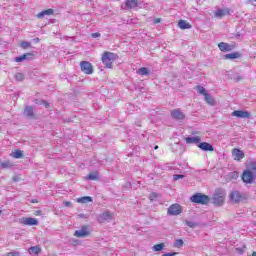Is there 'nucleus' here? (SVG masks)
Here are the masks:
<instances>
[{
  "mask_svg": "<svg viewBox=\"0 0 256 256\" xmlns=\"http://www.w3.org/2000/svg\"><path fill=\"white\" fill-rule=\"evenodd\" d=\"M186 143L188 145H199V143H201V137L200 136H190V137H186L185 139Z\"/></svg>",
  "mask_w": 256,
  "mask_h": 256,
  "instance_id": "17",
  "label": "nucleus"
},
{
  "mask_svg": "<svg viewBox=\"0 0 256 256\" xmlns=\"http://www.w3.org/2000/svg\"><path fill=\"white\" fill-rule=\"evenodd\" d=\"M232 117H238V119H249L251 117V113L245 110H234L232 112Z\"/></svg>",
  "mask_w": 256,
  "mask_h": 256,
  "instance_id": "9",
  "label": "nucleus"
},
{
  "mask_svg": "<svg viewBox=\"0 0 256 256\" xmlns=\"http://www.w3.org/2000/svg\"><path fill=\"white\" fill-rule=\"evenodd\" d=\"M28 253L30 255H39L41 253V247L39 246H32L28 249Z\"/></svg>",
  "mask_w": 256,
  "mask_h": 256,
  "instance_id": "22",
  "label": "nucleus"
},
{
  "mask_svg": "<svg viewBox=\"0 0 256 256\" xmlns=\"http://www.w3.org/2000/svg\"><path fill=\"white\" fill-rule=\"evenodd\" d=\"M80 69L85 75H93V64L89 61H81Z\"/></svg>",
  "mask_w": 256,
  "mask_h": 256,
  "instance_id": "6",
  "label": "nucleus"
},
{
  "mask_svg": "<svg viewBox=\"0 0 256 256\" xmlns=\"http://www.w3.org/2000/svg\"><path fill=\"white\" fill-rule=\"evenodd\" d=\"M197 147L199 148V149H201V151H210V152H212V151H215V148L213 147V145H211V143H209V142H200L198 145H197Z\"/></svg>",
  "mask_w": 256,
  "mask_h": 256,
  "instance_id": "15",
  "label": "nucleus"
},
{
  "mask_svg": "<svg viewBox=\"0 0 256 256\" xmlns=\"http://www.w3.org/2000/svg\"><path fill=\"white\" fill-rule=\"evenodd\" d=\"M26 56L23 54L21 56H18L15 58L16 63H23V61H27V58H25Z\"/></svg>",
  "mask_w": 256,
  "mask_h": 256,
  "instance_id": "35",
  "label": "nucleus"
},
{
  "mask_svg": "<svg viewBox=\"0 0 256 256\" xmlns=\"http://www.w3.org/2000/svg\"><path fill=\"white\" fill-rule=\"evenodd\" d=\"M242 181L246 184H251L255 181L256 176L249 170H244L242 173Z\"/></svg>",
  "mask_w": 256,
  "mask_h": 256,
  "instance_id": "7",
  "label": "nucleus"
},
{
  "mask_svg": "<svg viewBox=\"0 0 256 256\" xmlns=\"http://www.w3.org/2000/svg\"><path fill=\"white\" fill-rule=\"evenodd\" d=\"M197 91H198V93H200V95H204V97H205V95L208 94L207 90L203 86H197Z\"/></svg>",
  "mask_w": 256,
  "mask_h": 256,
  "instance_id": "32",
  "label": "nucleus"
},
{
  "mask_svg": "<svg viewBox=\"0 0 256 256\" xmlns=\"http://www.w3.org/2000/svg\"><path fill=\"white\" fill-rule=\"evenodd\" d=\"M237 177H239V174H237V172H233L232 179H235V178H237Z\"/></svg>",
  "mask_w": 256,
  "mask_h": 256,
  "instance_id": "47",
  "label": "nucleus"
},
{
  "mask_svg": "<svg viewBox=\"0 0 256 256\" xmlns=\"http://www.w3.org/2000/svg\"><path fill=\"white\" fill-rule=\"evenodd\" d=\"M24 117L27 119H35V107L26 105L23 111Z\"/></svg>",
  "mask_w": 256,
  "mask_h": 256,
  "instance_id": "10",
  "label": "nucleus"
},
{
  "mask_svg": "<svg viewBox=\"0 0 256 256\" xmlns=\"http://www.w3.org/2000/svg\"><path fill=\"white\" fill-rule=\"evenodd\" d=\"M154 149H155V150L159 149V146L156 145V146L154 147Z\"/></svg>",
  "mask_w": 256,
  "mask_h": 256,
  "instance_id": "54",
  "label": "nucleus"
},
{
  "mask_svg": "<svg viewBox=\"0 0 256 256\" xmlns=\"http://www.w3.org/2000/svg\"><path fill=\"white\" fill-rule=\"evenodd\" d=\"M14 77H15L16 81H23L25 79V75H23V73H19V72L16 73Z\"/></svg>",
  "mask_w": 256,
  "mask_h": 256,
  "instance_id": "34",
  "label": "nucleus"
},
{
  "mask_svg": "<svg viewBox=\"0 0 256 256\" xmlns=\"http://www.w3.org/2000/svg\"><path fill=\"white\" fill-rule=\"evenodd\" d=\"M78 219H89V214H78L77 215Z\"/></svg>",
  "mask_w": 256,
  "mask_h": 256,
  "instance_id": "41",
  "label": "nucleus"
},
{
  "mask_svg": "<svg viewBox=\"0 0 256 256\" xmlns=\"http://www.w3.org/2000/svg\"><path fill=\"white\" fill-rule=\"evenodd\" d=\"M236 83H239V81L243 80V77L242 76H238L236 78H234Z\"/></svg>",
  "mask_w": 256,
  "mask_h": 256,
  "instance_id": "45",
  "label": "nucleus"
},
{
  "mask_svg": "<svg viewBox=\"0 0 256 256\" xmlns=\"http://www.w3.org/2000/svg\"><path fill=\"white\" fill-rule=\"evenodd\" d=\"M36 213L39 215L41 213V210L36 211Z\"/></svg>",
  "mask_w": 256,
  "mask_h": 256,
  "instance_id": "55",
  "label": "nucleus"
},
{
  "mask_svg": "<svg viewBox=\"0 0 256 256\" xmlns=\"http://www.w3.org/2000/svg\"><path fill=\"white\" fill-rule=\"evenodd\" d=\"M12 157H14V159H23V151L16 150L13 152Z\"/></svg>",
  "mask_w": 256,
  "mask_h": 256,
  "instance_id": "30",
  "label": "nucleus"
},
{
  "mask_svg": "<svg viewBox=\"0 0 256 256\" xmlns=\"http://www.w3.org/2000/svg\"><path fill=\"white\" fill-rule=\"evenodd\" d=\"M90 232L87 229V226H82L80 230H76L74 233L75 237L83 238V237H89Z\"/></svg>",
  "mask_w": 256,
  "mask_h": 256,
  "instance_id": "13",
  "label": "nucleus"
},
{
  "mask_svg": "<svg viewBox=\"0 0 256 256\" xmlns=\"http://www.w3.org/2000/svg\"><path fill=\"white\" fill-rule=\"evenodd\" d=\"M20 46L22 47V49H27L28 47H31V43L27 41H23L21 42Z\"/></svg>",
  "mask_w": 256,
  "mask_h": 256,
  "instance_id": "36",
  "label": "nucleus"
},
{
  "mask_svg": "<svg viewBox=\"0 0 256 256\" xmlns=\"http://www.w3.org/2000/svg\"><path fill=\"white\" fill-rule=\"evenodd\" d=\"M185 225H187V226L190 227L191 229H193V228H195V227H199V223L193 222V221H189V220H186V221H185Z\"/></svg>",
  "mask_w": 256,
  "mask_h": 256,
  "instance_id": "31",
  "label": "nucleus"
},
{
  "mask_svg": "<svg viewBox=\"0 0 256 256\" xmlns=\"http://www.w3.org/2000/svg\"><path fill=\"white\" fill-rule=\"evenodd\" d=\"M42 105H44V107L46 109H49V107H51V104L49 102H47V100H41Z\"/></svg>",
  "mask_w": 256,
  "mask_h": 256,
  "instance_id": "42",
  "label": "nucleus"
},
{
  "mask_svg": "<svg viewBox=\"0 0 256 256\" xmlns=\"http://www.w3.org/2000/svg\"><path fill=\"white\" fill-rule=\"evenodd\" d=\"M247 199V195L245 193H241L237 190H234L229 195V201L233 204H239L241 201H245Z\"/></svg>",
  "mask_w": 256,
  "mask_h": 256,
  "instance_id": "4",
  "label": "nucleus"
},
{
  "mask_svg": "<svg viewBox=\"0 0 256 256\" xmlns=\"http://www.w3.org/2000/svg\"><path fill=\"white\" fill-rule=\"evenodd\" d=\"M34 43H39V37L33 39Z\"/></svg>",
  "mask_w": 256,
  "mask_h": 256,
  "instance_id": "49",
  "label": "nucleus"
},
{
  "mask_svg": "<svg viewBox=\"0 0 256 256\" xmlns=\"http://www.w3.org/2000/svg\"><path fill=\"white\" fill-rule=\"evenodd\" d=\"M0 167L2 169H9V167H11V163H9V162H2V163H0Z\"/></svg>",
  "mask_w": 256,
  "mask_h": 256,
  "instance_id": "37",
  "label": "nucleus"
},
{
  "mask_svg": "<svg viewBox=\"0 0 256 256\" xmlns=\"http://www.w3.org/2000/svg\"><path fill=\"white\" fill-rule=\"evenodd\" d=\"M177 255V252H169V253H165L162 256H175Z\"/></svg>",
  "mask_w": 256,
  "mask_h": 256,
  "instance_id": "44",
  "label": "nucleus"
},
{
  "mask_svg": "<svg viewBox=\"0 0 256 256\" xmlns=\"http://www.w3.org/2000/svg\"><path fill=\"white\" fill-rule=\"evenodd\" d=\"M215 17H217L218 19H221V17H225V15H229V10L227 9H218L215 13H214Z\"/></svg>",
  "mask_w": 256,
  "mask_h": 256,
  "instance_id": "19",
  "label": "nucleus"
},
{
  "mask_svg": "<svg viewBox=\"0 0 256 256\" xmlns=\"http://www.w3.org/2000/svg\"><path fill=\"white\" fill-rule=\"evenodd\" d=\"M178 27L185 30V29H191L192 26L189 24V22L185 20H179Z\"/></svg>",
  "mask_w": 256,
  "mask_h": 256,
  "instance_id": "23",
  "label": "nucleus"
},
{
  "mask_svg": "<svg viewBox=\"0 0 256 256\" xmlns=\"http://www.w3.org/2000/svg\"><path fill=\"white\" fill-rule=\"evenodd\" d=\"M240 57H241L240 52H233V53L224 55V59H229L230 61H233V59H239Z\"/></svg>",
  "mask_w": 256,
  "mask_h": 256,
  "instance_id": "21",
  "label": "nucleus"
},
{
  "mask_svg": "<svg viewBox=\"0 0 256 256\" xmlns=\"http://www.w3.org/2000/svg\"><path fill=\"white\" fill-rule=\"evenodd\" d=\"M218 47L220 49V51H222L223 53H227L229 51H233V49H235V45H231L225 42H220L218 44Z\"/></svg>",
  "mask_w": 256,
  "mask_h": 256,
  "instance_id": "14",
  "label": "nucleus"
},
{
  "mask_svg": "<svg viewBox=\"0 0 256 256\" xmlns=\"http://www.w3.org/2000/svg\"><path fill=\"white\" fill-rule=\"evenodd\" d=\"M86 179H88V181L99 180V172H91L90 174L87 175Z\"/></svg>",
  "mask_w": 256,
  "mask_h": 256,
  "instance_id": "24",
  "label": "nucleus"
},
{
  "mask_svg": "<svg viewBox=\"0 0 256 256\" xmlns=\"http://www.w3.org/2000/svg\"><path fill=\"white\" fill-rule=\"evenodd\" d=\"M152 249L155 252L163 251V249H165V243L156 244L152 247Z\"/></svg>",
  "mask_w": 256,
  "mask_h": 256,
  "instance_id": "29",
  "label": "nucleus"
},
{
  "mask_svg": "<svg viewBox=\"0 0 256 256\" xmlns=\"http://www.w3.org/2000/svg\"><path fill=\"white\" fill-rule=\"evenodd\" d=\"M1 41H3V39L0 37V43H1Z\"/></svg>",
  "mask_w": 256,
  "mask_h": 256,
  "instance_id": "59",
  "label": "nucleus"
},
{
  "mask_svg": "<svg viewBox=\"0 0 256 256\" xmlns=\"http://www.w3.org/2000/svg\"><path fill=\"white\" fill-rule=\"evenodd\" d=\"M204 99H205L206 103H208V105H215V103H216L215 98H213L212 95L209 93L205 94Z\"/></svg>",
  "mask_w": 256,
  "mask_h": 256,
  "instance_id": "25",
  "label": "nucleus"
},
{
  "mask_svg": "<svg viewBox=\"0 0 256 256\" xmlns=\"http://www.w3.org/2000/svg\"><path fill=\"white\" fill-rule=\"evenodd\" d=\"M159 197V195L155 192H152L150 194V201H155V199H157Z\"/></svg>",
  "mask_w": 256,
  "mask_h": 256,
  "instance_id": "39",
  "label": "nucleus"
},
{
  "mask_svg": "<svg viewBox=\"0 0 256 256\" xmlns=\"http://www.w3.org/2000/svg\"><path fill=\"white\" fill-rule=\"evenodd\" d=\"M241 37V34L240 33H237L236 34V39H239Z\"/></svg>",
  "mask_w": 256,
  "mask_h": 256,
  "instance_id": "51",
  "label": "nucleus"
},
{
  "mask_svg": "<svg viewBox=\"0 0 256 256\" xmlns=\"http://www.w3.org/2000/svg\"><path fill=\"white\" fill-rule=\"evenodd\" d=\"M91 37H92L93 39H97V37H101V33H99V32L92 33V34H91Z\"/></svg>",
  "mask_w": 256,
  "mask_h": 256,
  "instance_id": "43",
  "label": "nucleus"
},
{
  "mask_svg": "<svg viewBox=\"0 0 256 256\" xmlns=\"http://www.w3.org/2000/svg\"><path fill=\"white\" fill-rule=\"evenodd\" d=\"M20 223L23 225H29L30 227H33L35 225H39V220L35 218H23Z\"/></svg>",
  "mask_w": 256,
  "mask_h": 256,
  "instance_id": "16",
  "label": "nucleus"
},
{
  "mask_svg": "<svg viewBox=\"0 0 256 256\" xmlns=\"http://www.w3.org/2000/svg\"><path fill=\"white\" fill-rule=\"evenodd\" d=\"M31 203H37V199H33Z\"/></svg>",
  "mask_w": 256,
  "mask_h": 256,
  "instance_id": "53",
  "label": "nucleus"
},
{
  "mask_svg": "<svg viewBox=\"0 0 256 256\" xmlns=\"http://www.w3.org/2000/svg\"><path fill=\"white\" fill-rule=\"evenodd\" d=\"M225 197H227V192L223 188H216L212 195V203L215 207H223L225 205Z\"/></svg>",
  "mask_w": 256,
  "mask_h": 256,
  "instance_id": "1",
  "label": "nucleus"
},
{
  "mask_svg": "<svg viewBox=\"0 0 256 256\" xmlns=\"http://www.w3.org/2000/svg\"><path fill=\"white\" fill-rule=\"evenodd\" d=\"M139 0H126L125 1V9H135V7H138Z\"/></svg>",
  "mask_w": 256,
  "mask_h": 256,
  "instance_id": "18",
  "label": "nucleus"
},
{
  "mask_svg": "<svg viewBox=\"0 0 256 256\" xmlns=\"http://www.w3.org/2000/svg\"><path fill=\"white\" fill-rule=\"evenodd\" d=\"M167 213L172 217H176L177 215H181V213H183V208L179 204H172L168 208Z\"/></svg>",
  "mask_w": 256,
  "mask_h": 256,
  "instance_id": "8",
  "label": "nucleus"
},
{
  "mask_svg": "<svg viewBox=\"0 0 256 256\" xmlns=\"http://www.w3.org/2000/svg\"><path fill=\"white\" fill-rule=\"evenodd\" d=\"M26 57V61L28 60V59H33V57L35 56V54H33V52H29V53H25L24 54Z\"/></svg>",
  "mask_w": 256,
  "mask_h": 256,
  "instance_id": "40",
  "label": "nucleus"
},
{
  "mask_svg": "<svg viewBox=\"0 0 256 256\" xmlns=\"http://www.w3.org/2000/svg\"><path fill=\"white\" fill-rule=\"evenodd\" d=\"M78 203H93V198L90 196H83L78 198Z\"/></svg>",
  "mask_w": 256,
  "mask_h": 256,
  "instance_id": "26",
  "label": "nucleus"
},
{
  "mask_svg": "<svg viewBox=\"0 0 256 256\" xmlns=\"http://www.w3.org/2000/svg\"><path fill=\"white\" fill-rule=\"evenodd\" d=\"M113 217H115V214L109 210H106L105 212L98 214L96 216L97 223H105V221H111L113 220Z\"/></svg>",
  "mask_w": 256,
  "mask_h": 256,
  "instance_id": "5",
  "label": "nucleus"
},
{
  "mask_svg": "<svg viewBox=\"0 0 256 256\" xmlns=\"http://www.w3.org/2000/svg\"><path fill=\"white\" fill-rule=\"evenodd\" d=\"M232 157L234 161H241V159H244L245 157V152L239 148H234L232 150Z\"/></svg>",
  "mask_w": 256,
  "mask_h": 256,
  "instance_id": "12",
  "label": "nucleus"
},
{
  "mask_svg": "<svg viewBox=\"0 0 256 256\" xmlns=\"http://www.w3.org/2000/svg\"><path fill=\"white\" fill-rule=\"evenodd\" d=\"M137 126H138V127H141V124L138 123Z\"/></svg>",
  "mask_w": 256,
  "mask_h": 256,
  "instance_id": "57",
  "label": "nucleus"
},
{
  "mask_svg": "<svg viewBox=\"0 0 256 256\" xmlns=\"http://www.w3.org/2000/svg\"><path fill=\"white\" fill-rule=\"evenodd\" d=\"M64 205H65V207H71V202L66 201V202L64 203Z\"/></svg>",
  "mask_w": 256,
  "mask_h": 256,
  "instance_id": "48",
  "label": "nucleus"
},
{
  "mask_svg": "<svg viewBox=\"0 0 256 256\" xmlns=\"http://www.w3.org/2000/svg\"><path fill=\"white\" fill-rule=\"evenodd\" d=\"M13 181H14V183H17V181H19V178L18 177H14Z\"/></svg>",
  "mask_w": 256,
  "mask_h": 256,
  "instance_id": "50",
  "label": "nucleus"
},
{
  "mask_svg": "<svg viewBox=\"0 0 256 256\" xmlns=\"http://www.w3.org/2000/svg\"><path fill=\"white\" fill-rule=\"evenodd\" d=\"M137 126H138V127H141V124L138 123Z\"/></svg>",
  "mask_w": 256,
  "mask_h": 256,
  "instance_id": "58",
  "label": "nucleus"
},
{
  "mask_svg": "<svg viewBox=\"0 0 256 256\" xmlns=\"http://www.w3.org/2000/svg\"><path fill=\"white\" fill-rule=\"evenodd\" d=\"M237 251H239V253H243V249H239V248H237Z\"/></svg>",
  "mask_w": 256,
  "mask_h": 256,
  "instance_id": "52",
  "label": "nucleus"
},
{
  "mask_svg": "<svg viewBox=\"0 0 256 256\" xmlns=\"http://www.w3.org/2000/svg\"><path fill=\"white\" fill-rule=\"evenodd\" d=\"M252 256H256V252H253V253H252Z\"/></svg>",
  "mask_w": 256,
  "mask_h": 256,
  "instance_id": "56",
  "label": "nucleus"
},
{
  "mask_svg": "<svg viewBox=\"0 0 256 256\" xmlns=\"http://www.w3.org/2000/svg\"><path fill=\"white\" fill-rule=\"evenodd\" d=\"M117 59V54L113 52H104L102 54V63L107 69H113V61Z\"/></svg>",
  "mask_w": 256,
  "mask_h": 256,
  "instance_id": "3",
  "label": "nucleus"
},
{
  "mask_svg": "<svg viewBox=\"0 0 256 256\" xmlns=\"http://www.w3.org/2000/svg\"><path fill=\"white\" fill-rule=\"evenodd\" d=\"M157 23H161V18H157L154 20V24L157 25Z\"/></svg>",
  "mask_w": 256,
  "mask_h": 256,
  "instance_id": "46",
  "label": "nucleus"
},
{
  "mask_svg": "<svg viewBox=\"0 0 256 256\" xmlns=\"http://www.w3.org/2000/svg\"><path fill=\"white\" fill-rule=\"evenodd\" d=\"M184 178H185V175H183V174H174L173 175L174 181H179V179H184Z\"/></svg>",
  "mask_w": 256,
  "mask_h": 256,
  "instance_id": "38",
  "label": "nucleus"
},
{
  "mask_svg": "<svg viewBox=\"0 0 256 256\" xmlns=\"http://www.w3.org/2000/svg\"><path fill=\"white\" fill-rule=\"evenodd\" d=\"M171 117H172V119H175L176 121L185 120V114L181 111V109H173L171 111Z\"/></svg>",
  "mask_w": 256,
  "mask_h": 256,
  "instance_id": "11",
  "label": "nucleus"
},
{
  "mask_svg": "<svg viewBox=\"0 0 256 256\" xmlns=\"http://www.w3.org/2000/svg\"><path fill=\"white\" fill-rule=\"evenodd\" d=\"M53 13H55V10L53 9H47V10H43L42 12L37 14V18L38 19H43V17H45V15H53Z\"/></svg>",
  "mask_w": 256,
  "mask_h": 256,
  "instance_id": "20",
  "label": "nucleus"
},
{
  "mask_svg": "<svg viewBox=\"0 0 256 256\" xmlns=\"http://www.w3.org/2000/svg\"><path fill=\"white\" fill-rule=\"evenodd\" d=\"M183 245H184L183 239H177L174 242V247H177L178 249H181V247H183Z\"/></svg>",
  "mask_w": 256,
  "mask_h": 256,
  "instance_id": "33",
  "label": "nucleus"
},
{
  "mask_svg": "<svg viewBox=\"0 0 256 256\" xmlns=\"http://www.w3.org/2000/svg\"><path fill=\"white\" fill-rule=\"evenodd\" d=\"M190 201L192 203H196L197 205H208L211 198L203 193H196L190 197Z\"/></svg>",
  "mask_w": 256,
  "mask_h": 256,
  "instance_id": "2",
  "label": "nucleus"
},
{
  "mask_svg": "<svg viewBox=\"0 0 256 256\" xmlns=\"http://www.w3.org/2000/svg\"><path fill=\"white\" fill-rule=\"evenodd\" d=\"M138 75H142V76L143 75H146V76L151 75V70H149V68H147V67H142L138 70Z\"/></svg>",
  "mask_w": 256,
  "mask_h": 256,
  "instance_id": "27",
  "label": "nucleus"
},
{
  "mask_svg": "<svg viewBox=\"0 0 256 256\" xmlns=\"http://www.w3.org/2000/svg\"><path fill=\"white\" fill-rule=\"evenodd\" d=\"M246 171H250V173L256 176V162H251Z\"/></svg>",
  "mask_w": 256,
  "mask_h": 256,
  "instance_id": "28",
  "label": "nucleus"
}]
</instances>
